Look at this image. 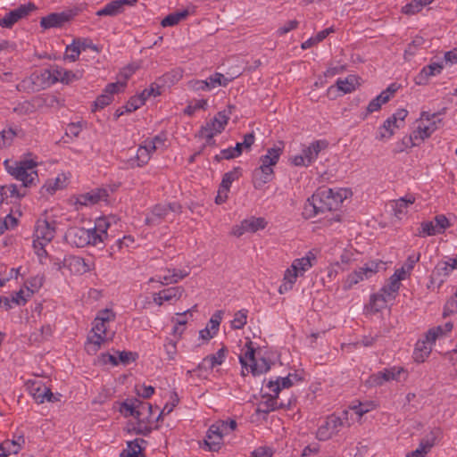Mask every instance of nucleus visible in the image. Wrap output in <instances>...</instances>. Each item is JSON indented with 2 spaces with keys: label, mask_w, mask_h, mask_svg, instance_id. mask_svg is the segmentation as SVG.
Here are the masks:
<instances>
[{
  "label": "nucleus",
  "mask_w": 457,
  "mask_h": 457,
  "mask_svg": "<svg viewBox=\"0 0 457 457\" xmlns=\"http://www.w3.org/2000/svg\"><path fill=\"white\" fill-rule=\"evenodd\" d=\"M351 195V190L344 187L319 188L307 199L303 215L305 219H312L320 213L336 211Z\"/></svg>",
  "instance_id": "nucleus-1"
},
{
  "label": "nucleus",
  "mask_w": 457,
  "mask_h": 457,
  "mask_svg": "<svg viewBox=\"0 0 457 457\" xmlns=\"http://www.w3.org/2000/svg\"><path fill=\"white\" fill-rule=\"evenodd\" d=\"M110 217H99L95 221L94 228L71 227L65 234L66 242L76 247L87 245L97 246L107 239V231L111 226Z\"/></svg>",
  "instance_id": "nucleus-2"
},
{
  "label": "nucleus",
  "mask_w": 457,
  "mask_h": 457,
  "mask_svg": "<svg viewBox=\"0 0 457 457\" xmlns=\"http://www.w3.org/2000/svg\"><path fill=\"white\" fill-rule=\"evenodd\" d=\"M115 320L116 313L112 309L105 308L97 312L85 346L89 354H96L104 343L112 339L113 333L110 331V325Z\"/></svg>",
  "instance_id": "nucleus-3"
},
{
  "label": "nucleus",
  "mask_w": 457,
  "mask_h": 457,
  "mask_svg": "<svg viewBox=\"0 0 457 457\" xmlns=\"http://www.w3.org/2000/svg\"><path fill=\"white\" fill-rule=\"evenodd\" d=\"M6 172L25 187L35 185L38 180L37 167L38 161L31 153L24 154L19 160L6 159L3 162Z\"/></svg>",
  "instance_id": "nucleus-4"
},
{
  "label": "nucleus",
  "mask_w": 457,
  "mask_h": 457,
  "mask_svg": "<svg viewBox=\"0 0 457 457\" xmlns=\"http://www.w3.org/2000/svg\"><path fill=\"white\" fill-rule=\"evenodd\" d=\"M266 352L251 340H247L241 348L239 362L242 366V375L252 374L258 376L266 373L270 369V362L266 358Z\"/></svg>",
  "instance_id": "nucleus-5"
},
{
  "label": "nucleus",
  "mask_w": 457,
  "mask_h": 457,
  "mask_svg": "<svg viewBox=\"0 0 457 457\" xmlns=\"http://www.w3.org/2000/svg\"><path fill=\"white\" fill-rule=\"evenodd\" d=\"M318 255L317 249H311L303 256L294 259L284 271L278 293L283 295L292 290L297 278L304 277L305 273L317 263Z\"/></svg>",
  "instance_id": "nucleus-6"
},
{
  "label": "nucleus",
  "mask_w": 457,
  "mask_h": 457,
  "mask_svg": "<svg viewBox=\"0 0 457 457\" xmlns=\"http://www.w3.org/2000/svg\"><path fill=\"white\" fill-rule=\"evenodd\" d=\"M283 153V144L278 143L267 149L264 155L260 157V166L253 170V185L256 188L272 180L274 167L278 162Z\"/></svg>",
  "instance_id": "nucleus-7"
},
{
  "label": "nucleus",
  "mask_w": 457,
  "mask_h": 457,
  "mask_svg": "<svg viewBox=\"0 0 457 457\" xmlns=\"http://www.w3.org/2000/svg\"><path fill=\"white\" fill-rule=\"evenodd\" d=\"M443 125L441 113L422 111L419 119L416 120L415 129L412 130L410 138L413 145H418L421 142L430 137Z\"/></svg>",
  "instance_id": "nucleus-8"
},
{
  "label": "nucleus",
  "mask_w": 457,
  "mask_h": 457,
  "mask_svg": "<svg viewBox=\"0 0 457 457\" xmlns=\"http://www.w3.org/2000/svg\"><path fill=\"white\" fill-rule=\"evenodd\" d=\"M385 269V263L381 260H369L361 266L355 268L351 272L347 273L341 282V287L344 291L353 289L358 284L370 280L377 273Z\"/></svg>",
  "instance_id": "nucleus-9"
},
{
  "label": "nucleus",
  "mask_w": 457,
  "mask_h": 457,
  "mask_svg": "<svg viewBox=\"0 0 457 457\" xmlns=\"http://www.w3.org/2000/svg\"><path fill=\"white\" fill-rule=\"evenodd\" d=\"M235 420H220L208 428L201 447L205 451L218 452L222 445L224 436L231 434L237 428Z\"/></svg>",
  "instance_id": "nucleus-10"
},
{
  "label": "nucleus",
  "mask_w": 457,
  "mask_h": 457,
  "mask_svg": "<svg viewBox=\"0 0 457 457\" xmlns=\"http://www.w3.org/2000/svg\"><path fill=\"white\" fill-rule=\"evenodd\" d=\"M56 84L54 66L50 69L36 71L17 85L18 90L39 91Z\"/></svg>",
  "instance_id": "nucleus-11"
},
{
  "label": "nucleus",
  "mask_w": 457,
  "mask_h": 457,
  "mask_svg": "<svg viewBox=\"0 0 457 457\" xmlns=\"http://www.w3.org/2000/svg\"><path fill=\"white\" fill-rule=\"evenodd\" d=\"M348 426V411H344L342 416L328 415L318 427L316 437L326 441L337 436L345 426Z\"/></svg>",
  "instance_id": "nucleus-12"
},
{
  "label": "nucleus",
  "mask_w": 457,
  "mask_h": 457,
  "mask_svg": "<svg viewBox=\"0 0 457 457\" xmlns=\"http://www.w3.org/2000/svg\"><path fill=\"white\" fill-rule=\"evenodd\" d=\"M164 144L165 137L162 135L145 139L137 148L136 156L129 161V166L131 168L145 166L151 159L152 154L158 148L164 146Z\"/></svg>",
  "instance_id": "nucleus-13"
},
{
  "label": "nucleus",
  "mask_w": 457,
  "mask_h": 457,
  "mask_svg": "<svg viewBox=\"0 0 457 457\" xmlns=\"http://www.w3.org/2000/svg\"><path fill=\"white\" fill-rule=\"evenodd\" d=\"M407 370L401 366H392L389 368L383 369L376 373L371 374L366 383L369 386L377 387L381 386L386 382L390 381H400L401 378H407Z\"/></svg>",
  "instance_id": "nucleus-14"
},
{
  "label": "nucleus",
  "mask_w": 457,
  "mask_h": 457,
  "mask_svg": "<svg viewBox=\"0 0 457 457\" xmlns=\"http://www.w3.org/2000/svg\"><path fill=\"white\" fill-rule=\"evenodd\" d=\"M159 419L158 414L154 413L153 406L150 403H140L136 417L137 432L144 436L148 435L157 427L156 423Z\"/></svg>",
  "instance_id": "nucleus-15"
},
{
  "label": "nucleus",
  "mask_w": 457,
  "mask_h": 457,
  "mask_svg": "<svg viewBox=\"0 0 457 457\" xmlns=\"http://www.w3.org/2000/svg\"><path fill=\"white\" fill-rule=\"evenodd\" d=\"M408 115L406 109H398L388 117L378 128L376 138L380 141L390 139L395 134V130L403 126L404 120Z\"/></svg>",
  "instance_id": "nucleus-16"
},
{
  "label": "nucleus",
  "mask_w": 457,
  "mask_h": 457,
  "mask_svg": "<svg viewBox=\"0 0 457 457\" xmlns=\"http://www.w3.org/2000/svg\"><path fill=\"white\" fill-rule=\"evenodd\" d=\"M229 117L225 112H219L210 121L202 127L199 134L206 144H214L213 137L220 134L226 128Z\"/></svg>",
  "instance_id": "nucleus-17"
},
{
  "label": "nucleus",
  "mask_w": 457,
  "mask_h": 457,
  "mask_svg": "<svg viewBox=\"0 0 457 457\" xmlns=\"http://www.w3.org/2000/svg\"><path fill=\"white\" fill-rule=\"evenodd\" d=\"M66 269L71 274L83 275L95 268L92 258H84L79 255H67L63 258L59 269Z\"/></svg>",
  "instance_id": "nucleus-18"
},
{
  "label": "nucleus",
  "mask_w": 457,
  "mask_h": 457,
  "mask_svg": "<svg viewBox=\"0 0 457 457\" xmlns=\"http://www.w3.org/2000/svg\"><path fill=\"white\" fill-rule=\"evenodd\" d=\"M27 387L29 395L37 403H54L60 400L61 395H55L40 379L29 380Z\"/></svg>",
  "instance_id": "nucleus-19"
},
{
  "label": "nucleus",
  "mask_w": 457,
  "mask_h": 457,
  "mask_svg": "<svg viewBox=\"0 0 457 457\" xmlns=\"http://www.w3.org/2000/svg\"><path fill=\"white\" fill-rule=\"evenodd\" d=\"M180 212V205L177 203L156 204L145 222L149 225L158 224L163 220H172L176 213Z\"/></svg>",
  "instance_id": "nucleus-20"
},
{
  "label": "nucleus",
  "mask_w": 457,
  "mask_h": 457,
  "mask_svg": "<svg viewBox=\"0 0 457 457\" xmlns=\"http://www.w3.org/2000/svg\"><path fill=\"white\" fill-rule=\"evenodd\" d=\"M230 79L220 72H215L206 79H192L187 87L194 91H211L218 87H226Z\"/></svg>",
  "instance_id": "nucleus-21"
},
{
  "label": "nucleus",
  "mask_w": 457,
  "mask_h": 457,
  "mask_svg": "<svg viewBox=\"0 0 457 457\" xmlns=\"http://www.w3.org/2000/svg\"><path fill=\"white\" fill-rule=\"evenodd\" d=\"M450 226L451 223L445 215L439 214L433 220L423 221L420 224L419 236L425 237L443 234Z\"/></svg>",
  "instance_id": "nucleus-22"
},
{
  "label": "nucleus",
  "mask_w": 457,
  "mask_h": 457,
  "mask_svg": "<svg viewBox=\"0 0 457 457\" xmlns=\"http://www.w3.org/2000/svg\"><path fill=\"white\" fill-rule=\"evenodd\" d=\"M268 222L262 217H254L243 220L240 224L232 228L231 234L235 237H241L245 233H255L266 228Z\"/></svg>",
  "instance_id": "nucleus-23"
},
{
  "label": "nucleus",
  "mask_w": 457,
  "mask_h": 457,
  "mask_svg": "<svg viewBox=\"0 0 457 457\" xmlns=\"http://www.w3.org/2000/svg\"><path fill=\"white\" fill-rule=\"evenodd\" d=\"M55 236V223L47 218L37 220L33 233V241L50 244Z\"/></svg>",
  "instance_id": "nucleus-24"
},
{
  "label": "nucleus",
  "mask_w": 457,
  "mask_h": 457,
  "mask_svg": "<svg viewBox=\"0 0 457 457\" xmlns=\"http://www.w3.org/2000/svg\"><path fill=\"white\" fill-rule=\"evenodd\" d=\"M109 197L107 189L95 188L88 192L79 194L76 196L74 204L77 209L83 206H92L99 202H106Z\"/></svg>",
  "instance_id": "nucleus-25"
},
{
  "label": "nucleus",
  "mask_w": 457,
  "mask_h": 457,
  "mask_svg": "<svg viewBox=\"0 0 457 457\" xmlns=\"http://www.w3.org/2000/svg\"><path fill=\"white\" fill-rule=\"evenodd\" d=\"M36 9L37 7L35 4L31 2L27 4H21L18 8L7 12L3 18H0V26L11 29L21 19L26 17L29 12Z\"/></svg>",
  "instance_id": "nucleus-26"
},
{
  "label": "nucleus",
  "mask_w": 457,
  "mask_h": 457,
  "mask_svg": "<svg viewBox=\"0 0 457 457\" xmlns=\"http://www.w3.org/2000/svg\"><path fill=\"white\" fill-rule=\"evenodd\" d=\"M70 172H60L55 178L48 179L41 188L43 195L47 194L49 195H54L57 191L64 189L70 181Z\"/></svg>",
  "instance_id": "nucleus-27"
},
{
  "label": "nucleus",
  "mask_w": 457,
  "mask_h": 457,
  "mask_svg": "<svg viewBox=\"0 0 457 457\" xmlns=\"http://www.w3.org/2000/svg\"><path fill=\"white\" fill-rule=\"evenodd\" d=\"M185 290L182 287H171L161 290L153 295V301L158 306H162L164 303H176L179 301Z\"/></svg>",
  "instance_id": "nucleus-28"
},
{
  "label": "nucleus",
  "mask_w": 457,
  "mask_h": 457,
  "mask_svg": "<svg viewBox=\"0 0 457 457\" xmlns=\"http://www.w3.org/2000/svg\"><path fill=\"white\" fill-rule=\"evenodd\" d=\"M301 380L302 378L296 373H289L286 377H278L275 380H270L267 384V387L270 393L275 394V395H279L282 390L290 388Z\"/></svg>",
  "instance_id": "nucleus-29"
},
{
  "label": "nucleus",
  "mask_w": 457,
  "mask_h": 457,
  "mask_svg": "<svg viewBox=\"0 0 457 457\" xmlns=\"http://www.w3.org/2000/svg\"><path fill=\"white\" fill-rule=\"evenodd\" d=\"M416 197L412 194H407L403 197L391 202L394 216L398 220L407 218L409 208L415 203Z\"/></svg>",
  "instance_id": "nucleus-30"
},
{
  "label": "nucleus",
  "mask_w": 457,
  "mask_h": 457,
  "mask_svg": "<svg viewBox=\"0 0 457 457\" xmlns=\"http://www.w3.org/2000/svg\"><path fill=\"white\" fill-rule=\"evenodd\" d=\"M56 83L70 85L79 81L83 78L84 70L77 69L74 71L67 70L62 66L54 65Z\"/></svg>",
  "instance_id": "nucleus-31"
},
{
  "label": "nucleus",
  "mask_w": 457,
  "mask_h": 457,
  "mask_svg": "<svg viewBox=\"0 0 457 457\" xmlns=\"http://www.w3.org/2000/svg\"><path fill=\"white\" fill-rule=\"evenodd\" d=\"M188 275V272L184 270H166L162 272L157 274L154 278H151L149 282H159L162 285H169L177 283L179 280L183 279Z\"/></svg>",
  "instance_id": "nucleus-32"
},
{
  "label": "nucleus",
  "mask_w": 457,
  "mask_h": 457,
  "mask_svg": "<svg viewBox=\"0 0 457 457\" xmlns=\"http://www.w3.org/2000/svg\"><path fill=\"white\" fill-rule=\"evenodd\" d=\"M26 444L25 436L21 432H15L12 439H6L0 444V450L11 454L19 453Z\"/></svg>",
  "instance_id": "nucleus-33"
},
{
  "label": "nucleus",
  "mask_w": 457,
  "mask_h": 457,
  "mask_svg": "<svg viewBox=\"0 0 457 457\" xmlns=\"http://www.w3.org/2000/svg\"><path fill=\"white\" fill-rule=\"evenodd\" d=\"M71 19V15L68 12H53L50 13L40 20V26L44 29H49L53 28H60L64 23L69 21Z\"/></svg>",
  "instance_id": "nucleus-34"
},
{
  "label": "nucleus",
  "mask_w": 457,
  "mask_h": 457,
  "mask_svg": "<svg viewBox=\"0 0 457 457\" xmlns=\"http://www.w3.org/2000/svg\"><path fill=\"white\" fill-rule=\"evenodd\" d=\"M443 69L444 65L441 62H432L428 65H426L415 76L414 81L417 85L420 86L426 85L431 77L439 75Z\"/></svg>",
  "instance_id": "nucleus-35"
},
{
  "label": "nucleus",
  "mask_w": 457,
  "mask_h": 457,
  "mask_svg": "<svg viewBox=\"0 0 457 457\" xmlns=\"http://www.w3.org/2000/svg\"><path fill=\"white\" fill-rule=\"evenodd\" d=\"M227 349L221 347L214 354L206 356L198 365L199 370H212L213 368L221 365L226 359Z\"/></svg>",
  "instance_id": "nucleus-36"
},
{
  "label": "nucleus",
  "mask_w": 457,
  "mask_h": 457,
  "mask_svg": "<svg viewBox=\"0 0 457 457\" xmlns=\"http://www.w3.org/2000/svg\"><path fill=\"white\" fill-rule=\"evenodd\" d=\"M453 325L452 322H446L444 325L433 327L428 330L424 338L433 346L436 341L452 331Z\"/></svg>",
  "instance_id": "nucleus-37"
},
{
  "label": "nucleus",
  "mask_w": 457,
  "mask_h": 457,
  "mask_svg": "<svg viewBox=\"0 0 457 457\" xmlns=\"http://www.w3.org/2000/svg\"><path fill=\"white\" fill-rule=\"evenodd\" d=\"M453 325L452 322H446L444 325L433 327L428 330L424 338L433 346L436 341L452 331Z\"/></svg>",
  "instance_id": "nucleus-38"
},
{
  "label": "nucleus",
  "mask_w": 457,
  "mask_h": 457,
  "mask_svg": "<svg viewBox=\"0 0 457 457\" xmlns=\"http://www.w3.org/2000/svg\"><path fill=\"white\" fill-rule=\"evenodd\" d=\"M453 325L452 322H446L444 325L433 327L428 330L424 338L433 346L436 341L452 331Z\"/></svg>",
  "instance_id": "nucleus-39"
},
{
  "label": "nucleus",
  "mask_w": 457,
  "mask_h": 457,
  "mask_svg": "<svg viewBox=\"0 0 457 457\" xmlns=\"http://www.w3.org/2000/svg\"><path fill=\"white\" fill-rule=\"evenodd\" d=\"M328 146V143L324 140H317L312 143H311L308 146L303 149V158L308 162V163L311 165L312 162H314L318 156L320 152L322 149H325Z\"/></svg>",
  "instance_id": "nucleus-40"
},
{
  "label": "nucleus",
  "mask_w": 457,
  "mask_h": 457,
  "mask_svg": "<svg viewBox=\"0 0 457 457\" xmlns=\"http://www.w3.org/2000/svg\"><path fill=\"white\" fill-rule=\"evenodd\" d=\"M359 255V252L353 246L345 247L342 250L339 255V261L335 262V265H337L338 268L344 270L345 266H349L357 262Z\"/></svg>",
  "instance_id": "nucleus-41"
},
{
  "label": "nucleus",
  "mask_w": 457,
  "mask_h": 457,
  "mask_svg": "<svg viewBox=\"0 0 457 457\" xmlns=\"http://www.w3.org/2000/svg\"><path fill=\"white\" fill-rule=\"evenodd\" d=\"M454 270L450 262L447 260L439 262L433 272V279L439 284H442L445 279Z\"/></svg>",
  "instance_id": "nucleus-42"
},
{
  "label": "nucleus",
  "mask_w": 457,
  "mask_h": 457,
  "mask_svg": "<svg viewBox=\"0 0 457 457\" xmlns=\"http://www.w3.org/2000/svg\"><path fill=\"white\" fill-rule=\"evenodd\" d=\"M432 345L425 339L417 341L413 352V359L416 362H423L430 354Z\"/></svg>",
  "instance_id": "nucleus-43"
},
{
  "label": "nucleus",
  "mask_w": 457,
  "mask_h": 457,
  "mask_svg": "<svg viewBox=\"0 0 457 457\" xmlns=\"http://www.w3.org/2000/svg\"><path fill=\"white\" fill-rule=\"evenodd\" d=\"M283 406H285V403L279 401L278 395L270 392V396L259 403L257 411L268 413Z\"/></svg>",
  "instance_id": "nucleus-44"
},
{
  "label": "nucleus",
  "mask_w": 457,
  "mask_h": 457,
  "mask_svg": "<svg viewBox=\"0 0 457 457\" xmlns=\"http://www.w3.org/2000/svg\"><path fill=\"white\" fill-rule=\"evenodd\" d=\"M390 99V94L388 92H381L374 99H372L368 106L366 112L363 114L362 119H366L370 113L378 112L381 106L387 103Z\"/></svg>",
  "instance_id": "nucleus-45"
},
{
  "label": "nucleus",
  "mask_w": 457,
  "mask_h": 457,
  "mask_svg": "<svg viewBox=\"0 0 457 457\" xmlns=\"http://www.w3.org/2000/svg\"><path fill=\"white\" fill-rule=\"evenodd\" d=\"M335 32L334 27L327 28L323 30L319 31L315 36L311 37L306 41L303 42L301 48L303 50L309 49L320 42L323 41L329 34Z\"/></svg>",
  "instance_id": "nucleus-46"
},
{
  "label": "nucleus",
  "mask_w": 457,
  "mask_h": 457,
  "mask_svg": "<svg viewBox=\"0 0 457 457\" xmlns=\"http://www.w3.org/2000/svg\"><path fill=\"white\" fill-rule=\"evenodd\" d=\"M390 302L380 292L370 295L368 309L370 312H378L386 307L387 303Z\"/></svg>",
  "instance_id": "nucleus-47"
},
{
  "label": "nucleus",
  "mask_w": 457,
  "mask_h": 457,
  "mask_svg": "<svg viewBox=\"0 0 457 457\" xmlns=\"http://www.w3.org/2000/svg\"><path fill=\"white\" fill-rule=\"evenodd\" d=\"M123 12L121 3L119 0H113L96 12L97 16H116Z\"/></svg>",
  "instance_id": "nucleus-48"
},
{
  "label": "nucleus",
  "mask_w": 457,
  "mask_h": 457,
  "mask_svg": "<svg viewBox=\"0 0 457 457\" xmlns=\"http://www.w3.org/2000/svg\"><path fill=\"white\" fill-rule=\"evenodd\" d=\"M400 287H401V284L390 277L388 279V282L385 286L382 287V288L380 289L379 292L386 298H387L390 301H393L395 298V296L400 289Z\"/></svg>",
  "instance_id": "nucleus-49"
},
{
  "label": "nucleus",
  "mask_w": 457,
  "mask_h": 457,
  "mask_svg": "<svg viewBox=\"0 0 457 457\" xmlns=\"http://www.w3.org/2000/svg\"><path fill=\"white\" fill-rule=\"evenodd\" d=\"M17 137V129L14 128L4 129L0 131V150L12 145L14 138Z\"/></svg>",
  "instance_id": "nucleus-50"
},
{
  "label": "nucleus",
  "mask_w": 457,
  "mask_h": 457,
  "mask_svg": "<svg viewBox=\"0 0 457 457\" xmlns=\"http://www.w3.org/2000/svg\"><path fill=\"white\" fill-rule=\"evenodd\" d=\"M337 86L338 90L344 94H348L355 90L357 86V79L353 75H350L345 79H338L337 80Z\"/></svg>",
  "instance_id": "nucleus-51"
},
{
  "label": "nucleus",
  "mask_w": 457,
  "mask_h": 457,
  "mask_svg": "<svg viewBox=\"0 0 457 457\" xmlns=\"http://www.w3.org/2000/svg\"><path fill=\"white\" fill-rule=\"evenodd\" d=\"M142 403L137 400H129L121 403L120 411L125 416H132L136 419L137 412L138 411L139 404Z\"/></svg>",
  "instance_id": "nucleus-52"
},
{
  "label": "nucleus",
  "mask_w": 457,
  "mask_h": 457,
  "mask_svg": "<svg viewBox=\"0 0 457 457\" xmlns=\"http://www.w3.org/2000/svg\"><path fill=\"white\" fill-rule=\"evenodd\" d=\"M248 318V310L241 309L237 311L233 317V320L230 321V327L233 329H242L246 322Z\"/></svg>",
  "instance_id": "nucleus-53"
},
{
  "label": "nucleus",
  "mask_w": 457,
  "mask_h": 457,
  "mask_svg": "<svg viewBox=\"0 0 457 457\" xmlns=\"http://www.w3.org/2000/svg\"><path fill=\"white\" fill-rule=\"evenodd\" d=\"M188 15L187 10H183L166 16L161 22L162 27H171L177 25Z\"/></svg>",
  "instance_id": "nucleus-54"
},
{
  "label": "nucleus",
  "mask_w": 457,
  "mask_h": 457,
  "mask_svg": "<svg viewBox=\"0 0 457 457\" xmlns=\"http://www.w3.org/2000/svg\"><path fill=\"white\" fill-rule=\"evenodd\" d=\"M139 441L143 440L135 439L127 443V447L121 452L120 457H138L142 451Z\"/></svg>",
  "instance_id": "nucleus-55"
},
{
  "label": "nucleus",
  "mask_w": 457,
  "mask_h": 457,
  "mask_svg": "<svg viewBox=\"0 0 457 457\" xmlns=\"http://www.w3.org/2000/svg\"><path fill=\"white\" fill-rule=\"evenodd\" d=\"M239 178L238 169L226 172L223 175L220 188L221 192H229L232 183Z\"/></svg>",
  "instance_id": "nucleus-56"
},
{
  "label": "nucleus",
  "mask_w": 457,
  "mask_h": 457,
  "mask_svg": "<svg viewBox=\"0 0 457 457\" xmlns=\"http://www.w3.org/2000/svg\"><path fill=\"white\" fill-rule=\"evenodd\" d=\"M377 404L373 401H366L363 403H359L358 404H354L350 406V410L353 411L359 418L362 417L364 414L370 412V411L376 408Z\"/></svg>",
  "instance_id": "nucleus-57"
},
{
  "label": "nucleus",
  "mask_w": 457,
  "mask_h": 457,
  "mask_svg": "<svg viewBox=\"0 0 457 457\" xmlns=\"http://www.w3.org/2000/svg\"><path fill=\"white\" fill-rule=\"evenodd\" d=\"M81 49L78 39L73 40L71 45H68L65 49V59L70 62H75L79 59Z\"/></svg>",
  "instance_id": "nucleus-58"
},
{
  "label": "nucleus",
  "mask_w": 457,
  "mask_h": 457,
  "mask_svg": "<svg viewBox=\"0 0 457 457\" xmlns=\"http://www.w3.org/2000/svg\"><path fill=\"white\" fill-rule=\"evenodd\" d=\"M184 75V70L180 67H176L163 75L165 83L173 85L179 82Z\"/></svg>",
  "instance_id": "nucleus-59"
},
{
  "label": "nucleus",
  "mask_w": 457,
  "mask_h": 457,
  "mask_svg": "<svg viewBox=\"0 0 457 457\" xmlns=\"http://www.w3.org/2000/svg\"><path fill=\"white\" fill-rule=\"evenodd\" d=\"M223 311H216L211 317L207 323V328L212 331V334L217 335L220 329V325L222 320Z\"/></svg>",
  "instance_id": "nucleus-60"
},
{
  "label": "nucleus",
  "mask_w": 457,
  "mask_h": 457,
  "mask_svg": "<svg viewBox=\"0 0 457 457\" xmlns=\"http://www.w3.org/2000/svg\"><path fill=\"white\" fill-rule=\"evenodd\" d=\"M44 284V277L37 275L30 278L26 283L27 291L32 295L35 292L38 291Z\"/></svg>",
  "instance_id": "nucleus-61"
},
{
  "label": "nucleus",
  "mask_w": 457,
  "mask_h": 457,
  "mask_svg": "<svg viewBox=\"0 0 457 457\" xmlns=\"http://www.w3.org/2000/svg\"><path fill=\"white\" fill-rule=\"evenodd\" d=\"M32 245H33L34 253L37 256L39 262L42 264L46 263V262L48 258V253L46 250V246L48 244L33 241Z\"/></svg>",
  "instance_id": "nucleus-62"
},
{
  "label": "nucleus",
  "mask_w": 457,
  "mask_h": 457,
  "mask_svg": "<svg viewBox=\"0 0 457 457\" xmlns=\"http://www.w3.org/2000/svg\"><path fill=\"white\" fill-rule=\"evenodd\" d=\"M189 312V310L184 312L183 313H177V318H173L172 321L175 323L173 328V334L181 335L183 333V328L181 327L185 326L187 323V319L186 318L187 314Z\"/></svg>",
  "instance_id": "nucleus-63"
},
{
  "label": "nucleus",
  "mask_w": 457,
  "mask_h": 457,
  "mask_svg": "<svg viewBox=\"0 0 457 457\" xmlns=\"http://www.w3.org/2000/svg\"><path fill=\"white\" fill-rule=\"evenodd\" d=\"M18 220L11 214L6 215L0 220V235L4 234L7 229L13 228L17 226Z\"/></svg>",
  "instance_id": "nucleus-64"
}]
</instances>
